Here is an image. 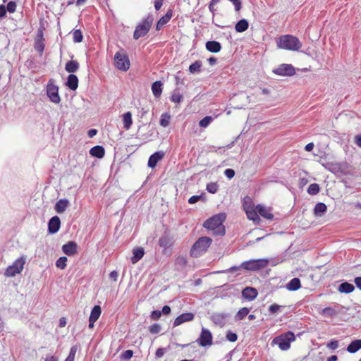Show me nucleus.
Here are the masks:
<instances>
[{"label":"nucleus","instance_id":"31","mask_svg":"<svg viewBox=\"0 0 361 361\" xmlns=\"http://www.w3.org/2000/svg\"><path fill=\"white\" fill-rule=\"evenodd\" d=\"M249 23L246 19H241L238 21L235 25V30L237 32H243L247 30Z\"/></svg>","mask_w":361,"mask_h":361},{"label":"nucleus","instance_id":"8","mask_svg":"<svg viewBox=\"0 0 361 361\" xmlns=\"http://www.w3.org/2000/svg\"><path fill=\"white\" fill-rule=\"evenodd\" d=\"M268 260L264 259H250L241 264L242 269L248 271H258L268 265Z\"/></svg>","mask_w":361,"mask_h":361},{"label":"nucleus","instance_id":"61","mask_svg":"<svg viewBox=\"0 0 361 361\" xmlns=\"http://www.w3.org/2000/svg\"><path fill=\"white\" fill-rule=\"evenodd\" d=\"M171 307L169 305H164L162 307L161 312V314H163L164 315H167L171 313Z\"/></svg>","mask_w":361,"mask_h":361},{"label":"nucleus","instance_id":"64","mask_svg":"<svg viewBox=\"0 0 361 361\" xmlns=\"http://www.w3.org/2000/svg\"><path fill=\"white\" fill-rule=\"evenodd\" d=\"M354 283L356 286L361 290V276L355 277L354 279Z\"/></svg>","mask_w":361,"mask_h":361},{"label":"nucleus","instance_id":"25","mask_svg":"<svg viewBox=\"0 0 361 361\" xmlns=\"http://www.w3.org/2000/svg\"><path fill=\"white\" fill-rule=\"evenodd\" d=\"M256 210L259 215L262 217L271 220L274 218V215L270 212V211L267 209L264 206L258 204L256 206Z\"/></svg>","mask_w":361,"mask_h":361},{"label":"nucleus","instance_id":"10","mask_svg":"<svg viewBox=\"0 0 361 361\" xmlns=\"http://www.w3.org/2000/svg\"><path fill=\"white\" fill-rule=\"evenodd\" d=\"M273 72L281 76H292L295 74V69L291 64L283 63L274 69Z\"/></svg>","mask_w":361,"mask_h":361},{"label":"nucleus","instance_id":"13","mask_svg":"<svg viewBox=\"0 0 361 361\" xmlns=\"http://www.w3.org/2000/svg\"><path fill=\"white\" fill-rule=\"evenodd\" d=\"M230 317L228 313H214L211 316L212 321L216 325L224 326L227 322L228 318Z\"/></svg>","mask_w":361,"mask_h":361},{"label":"nucleus","instance_id":"29","mask_svg":"<svg viewBox=\"0 0 361 361\" xmlns=\"http://www.w3.org/2000/svg\"><path fill=\"white\" fill-rule=\"evenodd\" d=\"M361 349V339L353 341L347 347V350L350 353H355Z\"/></svg>","mask_w":361,"mask_h":361},{"label":"nucleus","instance_id":"22","mask_svg":"<svg viewBox=\"0 0 361 361\" xmlns=\"http://www.w3.org/2000/svg\"><path fill=\"white\" fill-rule=\"evenodd\" d=\"M66 85L71 90H75L78 87V78L75 74H70L67 78Z\"/></svg>","mask_w":361,"mask_h":361},{"label":"nucleus","instance_id":"35","mask_svg":"<svg viewBox=\"0 0 361 361\" xmlns=\"http://www.w3.org/2000/svg\"><path fill=\"white\" fill-rule=\"evenodd\" d=\"M101 313H102L101 307L99 305H94L93 307V308L92 309L89 319L97 321L99 319Z\"/></svg>","mask_w":361,"mask_h":361},{"label":"nucleus","instance_id":"56","mask_svg":"<svg viewBox=\"0 0 361 361\" xmlns=\"http://www.w3.org/2000/svg\"><path fill=\"white\" fill-rule=\"evenodd\" d=\"M231 1L235 6V10L236 11H239L242 8V4L240 0H228Z\"/></svg>","mask_w":361,"mask_h":361},{"label":"nucleus","instance_id":"4","mask_svg":"<svg viewBox=\"0 0 361 361\" xmlns=\"http://www.w3.org/2000/svg\"><path fill=\"white\" fill-rule=\"evenodd\" d=\"M212 240L209 237H200L192 246L190 255L193 257H198L205 252L212 244Z\"/></svg>","mask_w":361,"mask_h":361},{"label":"nucleus","instance_id":"41","mask_svg":"<svg viewBox=\"0 0 361 361\" xmlns=\"http://www.w3.org/2000/svg\"><path fill=\"white\" fill-rule=\"evenodd\" d=\"M67 260L68 259L66 257H59L56 262V267L61 269H64L67 265Z\"/></svg>","mask_w":361,"mask_h":361},{"label":"nucleus","instance_id":"52","mask_svg":"<svg viewBox=\"0 0 361 361\" xmlns=\"http://www.w3.org/2000/svg\"><path fill=\"white\" fill-rule=\"evenodd\" d=\"M17 7V4L16 1H11L7 4V6L6 7V11H8L9 13H14L16 11Z\"/></svg>","mask_w":361,"mask_h":361},{"label":"nucleus","instance_id":"37","mask_svg":"<svg viewBox=\"0 0 361 361\" xmlns=\"http://www.w3.org/2000/svg\"><path fill=\"white\" fill-rule=\"evenodd\" d=\"M320 188L317 183H312L307 188L308 194L311 195H315L319 192Z\"/></svg>","mask_w":361,"mask_h":361},{"label":"nucleus","instance_id":"34","mask_svg":"<svg viewBox=\"0 0 361 361\" xmlns=\"http://www.w3.org/2000/svg\"><path fill=\"white\" fill-rule=\"evenodd\" d=\"M123 126L126 130L130 129L133 121H132V114L130 111L126 112L123 115Z\"/></svg>","mask_w":361,"mask_h":361},{"label":"nucleus","instance_id":"50","mask_svg":"<svg viewBox=\"0 0 361 361\" xmlns=\"http://www.w3.org/2000/svg\"><path fill=\"white\" fill-rule=\"evenodd\" d=\"M35 49L42 55L44 49V44L41 40H37L35 45Z\"/></svg>","mask_w":361,"mask_h":361},{"label":"nucleus","instance_id":"6","mask_svg":"<svg viewBox=\"0 0 361 361\" xmlns=\"http://www.w3.org/2000/svg\"><path fill=\"white\" fill-rule=\"evenodd\" d=\"M26 262V256H22L17 259L12 265L8 266L5 271V276L7 277L15 276L17 274H20L24 267Z\"/></svg>","mask_w":361,"mask_h":361},{"label":"nucleus","instance_id":"43","mask_svg":"<svg viewBox=\"0 0 361 361\" xmlns=\"http://www.w3.org/2000/svg\"><path fill=\"white\" fill-rule=\"evenodd\" d=\"M73 41L75 43H80L83 39V35L80 30H75L73 33Z\"/></svg>","mask_w":361,"mask_h":361},{"label":"nucleus","instance_id":"5","mask_svg":"<svg viewBox=\"0 0 361 361\" xmlns=\"http://www.w3.org/2000/svg\"><path fill=\"white\" fill-rule=\"evenodd\" d=\"M295 339V334L292 331H288L275 337L271 341V345H278L281 350H287L290 347V343Z\"/></svg>","mask_w":361,"mask_h":361},{"label":"nucleus","instance_id":"49","mask_svg":"<svg viewBox=\"0 0 361 361\" xmlns=\"http://www.w3.org/2000/svg\"><path fill=\"white\" fill-rule=\"evenodd\" d=\"M326 169H328L330 171L333 173H336V171H338L341 169L339 164H327V165L325 166Z\"/></svg>","mask_w":361,"mask_h":361},{"label":"nucleus","instance_id":"55","mask_svg":"<svg viewBox=\"0 0 361 361\" xmlns=\"http://www.w3.org/2000/svg\"><path fill=\"white\" fill-rule=\"evenodd\" d=\"M161 316V312L159 310H154L151 312L150 318L152 320H158Z\"/></svg>","mask_w":361,"mask_h":361},{"label":"nucleus","instance_id":"46","mask_svg":"<svg viewBox=\"0 0 361 361\" xmlns=\"http://www.w3.org/2000/svg\"><path fill=\"white\" fill-rule=\"evenodd\" d=\"M78 350L77 345H73L71 348L70 353L67 358L65 360V361H74L75 354Z\"/></svg>","mask_w":361,"mask_h":361},{"label":"nucleus","instance_id":"58","mask_svg":"<svg viewBox=\"0 0 361 361\" xmlns=\"http://www.w3.org/2000/svg\"><path fill=\"white\" fill-rule=\"evenodd\" d=\"M327 347L331 350H336L338 347V343L336 340H332L327 343Z\"/></svg>","mask_w":361,"mask_h":361},{"label":"nucleus","instance_id":"33","mask_svg":"<svg viewBox=\"0 0 361 361\" xmlns=\"http://www.w3.org/2000/svg\"><path fill=\"white\" fill-rule=\"evenodd\" d=\"M202 66V63L201 61L197 60L192 63L189 66V71L192 74L199 73L201 72V68Z\"/></svg>","mask_w":361,"mask_h":361},{"label":"nucleus","instance_id":"54","mask_svg":"<svg viewBox=\"0 0 361 361\" xmlns=\"http://www.w3.org/2000/svg\"><path fill=\"white\" fill-rule=\"evenodd\" d=\"M133 355V351L132 350H126L121 354V358L123 360H129Z\"/></svg>","mask_w":361,"mask_h":361},{"label":"nucleus","instance_id":"15","mask_svg":"<svg viewBox=\"0 0 361 361\" xmlns=\"http://www.w3.org/2000/svg\"><path fill=\"white\" fill-rule=\"evenodd\" d=\"M78 245L74 241H69L62 246L63 252L68 256H73L77 253Z\"/></svg>","mask_w":361,"mask_h":361},{"label":"nucleus","instance_id":"3","mask_svg":"<svg viewBox=\"0 0 361 361\" xmlns=\"http://www.w3.org/2000/svg\"><path fill=\"white\" fill-rule=\"evenodd\" d=\"M153 21L154 17L152 14L149 13L148 16L135 27L133 38L138 39L145 36L150 30Z\"/></svg>","mask_w":361,"mask_h":361},{"label":"nucleus","instance_id":"59","mask_svg":"<svg viewBox=\"0 0 361 361\" xmlns=\"http://www.w3.org/2000/svg\"><path fill=\"white\" fill-rule=\"evenodd\" d=\"M241 269H242L241 264L240 266H233V267L229 268L228 269H227L226 271H225L224 272L233 273L235 271L240 270Z\"/></svg>","mask_w":361,"mask_h":361},{"label":"nucleus","instance_id":"9","mask_svg":"<svg viewBox=\"0 0 361 361\" xmlns=\"http://www.w3.org/2000/svg\"><path fill=\"white\" fill-rule=\"evenodd\" d=\"M47 94L50 101L55 104H59L61 97L59 94V87L50 80L47 86Z\"/></svg>","mask_w":361,"mask_h":361},{"label":"nucleus","instance_id":"63","mask_svg":"<svg viewBox=\"0 0 361 361\" xmlns=\"http://www.w3.org/2000/svg\"><path fill=\"white\" fill-rule=\"evenodd\" d=\"M324 314H328L329 316H332L334 313V310L331 307H326L322 310Z\"/></svg>","mask_w":361,"mask_h":361},{"label":"nucleus","instance_id":"7","mask_svg":"<svg viewBox=\"0 0 361 361\" xmlns=\"http://www.w3.org/2000/svg\"><path fill=\"white\" fill-rule=\"evenodd\" d=\"M114 62L118 70L126 71L130 68V60L123 49L117 51L114 56Z\"/></svg>","mask_w":361,"mask_h":361},{"label":"nucleus","instance_id":"20","mask_svg":"<svg viewBox=\"0 0 361 361\" xmlns=\"http://www.w3.org/2000/svg\"><path fill=\"white\" fill-rule=\"evenodd\" d=\"M70 203L67 199H61L56 202L54 206V209L58 214L63 213Z\"/></svg>","mask_w":361,"mask_h":361},{"label":"nucleus","instance_id":"19","mask_svg":"<svg viewBox=\"0 0 361 361\" xmlns=\"http://www.w3.org/2000/svg\"><path fill=\"white\" fill-rule=\"evenodd\" d=\"M172 16L173 11L171 9L168 10L166 13L157 21L156 30H160L171 20Z\"/></svg>","mask_w":361,"mask_h":361},{"label":"nucleus","instance_id":"18","mask_svg":"<svg viewBox=\"0 0 361 361\" xmlns=\"http://www.w3.org/2000/svg\"><path fill=\"white\" fill-rule=\"evenodd\" d=\"M194 319V314L191 312L183 313L177 317L173 322V326H178L181 324L190 322Z\"/></svg>","mask_w":361,"mask_h":361},{"label":"nucleus","instance_id":"32","mask_svg":"<svg viewBox=\"0 0 361 361\" xmlns=\"http://www.w3.org/2000/svg\"><path fill=\"white\" fill-rule=\"evenodd\" d=\"M326 210V205L324 203L319 202L314 206V214L317 216H322Z\"/></svg>","mask_w":361,"mask_h":361},{"label":"nucleus","instance_id":"23","mask_svg":"<svg viewBox=\"0 0 361 361\" xmlns=\"http://www.w3.org/2000/svg\"><path fill=\"white\" fill-rule=\"evenodd\" d=\"M90 154L92 157L101 159L105 154V149L101 145H96L90 149Z\"/></svg>","mask_w":361,"mask_h":361},{"label":"nucleus","instance_id":"57","mask_svg":"<svg viewBox=\"0 0 361 361\" xmlns=\"http://www.w3.org/2000/svg\"><path fill=\"white\" fill-rule=\"evenodd\" d=\"M224 175L229 179H231L235 176V171L232 169H226L224 171Z\"/></svg>","mask_w":361,"mask_h":361},{"label":"nucleus","instance_id":"44","mask_svg":"<svg viewBox=\"0 0 361 361\" xmlns=\"http://www.w3.org/2000/svg\"><path fill=\"white\" fill-rule=\"evenodd\" d=\"M245 211L249 219L252 220L254 221H255L256 220H259L258 212H257V210L255 211L245 209Z\"/></svg>","mask_w":361,"mask_h":361},{"label":"nucleus","instance_id":"30","mask_svg":"<svg viewBox=\"0 0 361 361\" xmlns=\"http://www.w3.org/2000/svg\"><path fill=\"white\" fill-rule=\"evenodd\" d=\"M301 287L300 280L298 278L292 279L287 284L286 288L291 291L298 290Z\"/></svg>","mask_w":361,"mask_h":361},{"label":"nucleus","instance_id":"45","mask_svg":"<svg viewBox=\"0 0 361 361\" xmlns=\"http://www.w3.org/2000/svg\"><path fill=\"white\" fill-rule=\"evenodd\" d=\"M218 189H219V185H218L217 183L211 182L207 185V190L209 193L214 194L217 192Z\"/></svg>","mask_w":361,"mask_h":361},{"label":"nucleus","instance_id":"38","mask_svg":"<svg viewBox=\"0 0 361 361\" xmlns=\"http://www.w3.org/2000/svg\"><path fill=\"white\" fill-rule=\"evenodd\" d=\"M183 99V95L177 90H175L171 95V100L175 103H180Z\"/></svg>","mask_w":361,"mask_h":361},{"label":"nucleus","instance_id":"1","mask_svg":"<svg viewBox=\"0 0 361 361\" xmlns=\"http://www.w3.org/2000/svg\"><path fill=\"white\" fill-rule=\"evenodd\" d=\"M226 214L225 213H219L206 220L203 226L208 230L213 231L215 235H224L225 234V227L223 223L226 221Z\"/></svg>","mask_w":361,"mask_h":361},{"label":"nucleus","instance_id":"36","mask_svg":"<svg viewBox=\"0 0 361 361\" xmlns=\"http://www.w3.org/2000/svg\"><path fill=\"white\" fill-rule=\"evenodd\" d=\"M250 312V309L247 307H243L238 310L237 312L235 319V320H242Z\"/></svg>","mask_w":361,"mask_h":361},{"label":"nucleus","instance_id":"62","mask_svg":"<svg viewBox=\"0 0 361 361\" xmlns=\"http://www.w3.org/2000/svg\"><path fill=\"white\" fill-rule=\"evenodd\" d=\"M165 353V349L162 348H159L156 351V357L160 358Z\"/></svg>","mask_w":361,"mask_h":361},{"label":"nucleus","instance_id":"16","mask_svg":"<svg viewBox=\"0 0 361 361\" xmlns=\"http://www.w3.org/2000/svg\"><path fill=\"white\" fill-rule=\"evenodd\" d=\"M258 292L256 288L252 287H246L242 291L243 298L252 301L257 298Z\"/></svg>","mask_w":361,"mask_h":361},{"label":"nucleus","instance_id":"17","mask_svg":"<svg viewBox=\"0 0 361 361\" xmlns=\"http://www.w3.org/2000/svg\"><path fill=\"white\" fill-rule=\"evenodd\" d=\"M164 156V153L163 152H156L154 154H152L149 159L147 165L149 168L154 169L157 163L163 159Z\"/></svg>","mask_w":361,"mask_h":361},{"label":"nucleus","instance_id":"42","mask_svg":"<svg viewBox=\"0 0 361 361\" xmlns=\"http://www.w3.org/2000/svg\"><path fill=\"white\" fill-rule=\"evenodd\" d=\"M212 121L213 118L211 116H207L200 121L199 126L202 128H207Z\"/></svg>","mask_w":361,"mask_h":361},{"label":"nucleus","instance_id":"47","mask_svg":"<svg viewBox=\"0 0 361 361\" xmlns=\"http://www.w3.org/2000/svg\"><path fill=\"white\" fill-rule=\"evenodd\" d=\"M161 330V325L157 323H154L152 326H149V331L152 334H159Z\"/></svg>","mask_w":361,"mask_h":361},{"label":"nucleus","instance_id":"60","mask_svg":"<svg viewBox=\"0 0 361 361\" xmlns=\"http://www.w3.org/2000/svg\"><path fill=\"white\" fill-rule=\"evenodd\" d=\"M6 6L4 4L0 5V19L6 16Z\"/></svg>","mask_w":361,"mask_h":361},{"label":"nucleus","instance_id":"28","mask_svg":"<svg viewBox=\"0 0 361 361\" xmlns=\"http://www.w3.org/2000/svg\"><path fill=\"white\" fill-rule=\"evenodd\" d=\"M338 290L343 293H350L355 290V286L348 282H343L338 286Z\"/></svg>","mask_w":361,"mask_h":361},{"label":"nucleus","instance_id":"51","mask_svg":"<svg viewBox=\"0 0 361 361\" xmlns=\"http://www.w3.org/2000/svg\"><path fill=\"white\" fill-rule=\"evenodd\" d=\"M201 200H205L203 194L200 195H193V196L190 197L188 200V202L190 204H195Z\"/></svg>","mask_w":361,"mask_h":361},{"label":"nucleus","instance_id":"24","mask_svg":"<svg viewBox=\"0 0 361 361\" xmlns=\"http://www.w3.org/2000/svg\"><path fill=\"white\" fill-rule=\"evenodd\" d=\"M133 256L131 257V262L133 264H136L139 262L145 255V250L141 247H137L133 249Z\"/></svg>","mask_w":361,"mask_h":361},{"label":"nucleus","instance_id":"53","mask_svg":"<svg viewBox=\"0 0 361 361\" xmlns=\"http://www.w3.org/2000/svg\"><path fill=\"white\" fill-rule=\"evenodd\" d=\"M226 339L231 342H235L238 339V335L235 333L232 332L231 331H228L226 333Z\"/></svg>","mask_w":361,"mask_h":361},{"label":"nucleus","instance_id":"48","mask_svg":"<svg viewBox=\"0 0 361 361\" xmlns=\"http://www.w3.org/2000/svg\"><path fill=\"white\" fill-rule=\"evenodd\" d=\"M176 263L177 265H178L181 268H184L187 265L188 261H187V259H186L185 257H184V256H179L176 259Z\"/></svg>","mask_w":361,"mask_h":361},{"label":"nucleus","instance_id":"2","mask_svg":"<svg viewBox=\"0 0 361 361\" xmlns=\"http://www.w3.org/2000/svg\"><path fill=\"white\" fill-rule=\"evenodd\" d=\"M276 44L279 49L290 51H299L302 47V42L299 39L291 35L280 36L276 39Z\"/></svg>","mask_w":361,"mask_h":361},{"label":"nucleus","instance_id":"40","mask_svg":"<svg viewBox=\"0 0 361 361\" xmlns=\"http://www.w3.org/2000/svg\"><path fill=\"white\" fill-rule=\"evenodd\" d=\"M286 306L279 305L274 303L269 307V312L272 314H277L279 311H281Z\"/></svg>","mask_w":361,"mask_h":361},{"label":"nucleus","instance_id":"21","mask_svg":"<svg viewBox=\"0 0 361 361\" xmlns=\"http://www.w3.org/2000/svg\"><path fill=\"white\" fill-rule=\"evenodd\" d=\"M207 51L212 53H218L221 49V44L217 41H207L205 44Z\"/></svg>","mask_w":361,"mask_h":361},{"label":"nucleus","instance_id":"27","mask_svg":"<svg viewBox=\"0 0 361 361\" xmlns=\"http://www.w3.org/2000/svg\"><path fill=\"white\" fill-rule=\"evenodd\" d=\"M79 63L77 61H68L65 66V70L71 74L76 72L79 69Z\"/></svg>","mask_w":361,"mask_h":361},{"label":"nucleus","instance_id":"11","mask_svg":"<svg viewBox=\"0 0 361 361\" xmlns=\"http://www.w3.org/2000/svg\"><path fill=\"white\" fill-rule=\"evenodd\" d=\"M212 339L213 337L211 331L203 327L202 329L200 336L197 341L200 346L206 347L212 344Z\"/></svg>","mask_w":361,"mask_h":361},{"label":"nucleus","instance_id":"12","mask_svg":"<svg viewBox=\"0 0 361 361\" xmlns=\"http://www.w3.org/2000/svg\"><path fill=\"white\" fill-rule=\"evenodd\" d=\"M61 227V220L58 216L51 217L48 222V232L54 234L59 231Z\"/></svg>","mask_w":361,"mask_h":361},{"label":"nucleus","instance_id":"14","mask_svg":"<svg viewBox=\"0 0 361 361\" xmlns=\"http://www.w3.org/2000/svg\"><path fill=\"white\" fill-rule=\"evenodd\" d=\"M173 242L174 241L173 238L166 232L164 233V234L159 239V245L164 250V251L167 248L171 247L173 244Z\"/></svg>","mask_w":361,"mask_h":361},{"label":"nucleus","instance_id":"39","mask_svg":"<svg viewBox=\"0 0 361 361\" xmlns=\"http://www.w3.org/2000/svg\"><path fill=\"white\" fill-rule=\"evenodd\" d=\"M171 116L168 114H163L161 116L159 123L163 127H167L169 125Z\"/></svg>","mask_w":361,"mask_h":361},{"label":"nucleus","instance_id":"26","mask_svg":"<svg viewBox=\"0 0 361 361\" xmlns=\"http://www.w3.org/2000/svg\"><path fill=\"white\" fill-rule=\"evenodd\" d=\"M163 83L160 80L155 81L152 85V91L156 98H159L162 92Z\"/></svg>","mask_w":361,"mask_h":361}]
</instances>
